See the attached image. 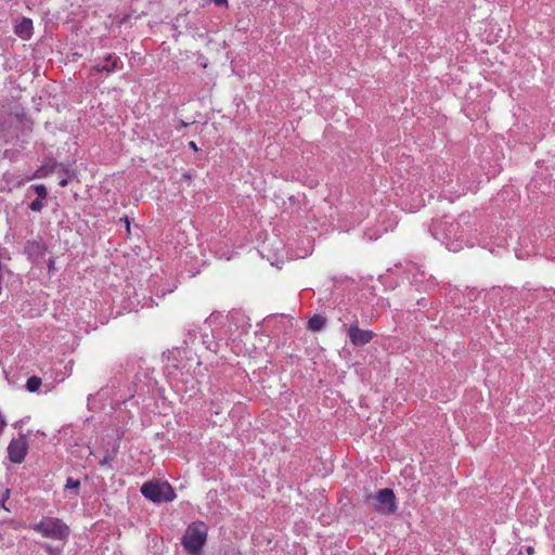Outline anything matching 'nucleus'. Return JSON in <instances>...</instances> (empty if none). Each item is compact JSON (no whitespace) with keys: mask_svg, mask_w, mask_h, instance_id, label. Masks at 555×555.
<instances>
[{"mask_svg":"<svg viewBox=\"0 0 555 555\" xmlns=\"http://www.w3.org/2000/svg\"><path fill=\"white\" fill-rule=\"evenodd\" d=\"M460 228L457 221H439L433 227V235L450 247L453 241H462V234H459Z\"/></svg>","mask_w":555,"mask_h":555,"instance_id":"5","label":"nucleus"},{"mask_svg":"<svg viewBox=\"0 0 555 555\" xmlns=\"http://www.w3.org/2000/svg\"><path fill=\"white\" fill-rule=\"evenodd\" d=\"M189 147L192 149L194 152H197L198 151V146L197 144L194 142V141H190L189 142Z\"/></svg>","mask_w":555,"mask_h":555,"instance_id":"22","label":"nucleus"},{"mask_svg":"<svg viewBox=\"0 0 555 555\" xmlns=\"http://www.w3.org/2000/svg\"><path fill=\"white\" fill-rule=\"evenodd\" d=\"M47 245L41 241L29 240L25 243L24 254L33 263H38L47 253Z\"/></svg>","mask_w":555,"mask_h":555,"instance_id":"10","label":"nucleus"},{"mask_svg":"<svg viewBox=\"0 0 555 555\" xmlns=\"http://www.w3.org/2000/svg\"><path fill=\"white\" fill-rule=\"evenodd\" d=\"M56 169H60L63 173L68 175L67 167H65L63 164L53 162L52 164H44L41 167H39L30 177H27L26 180L46 178L49 175L53 173Z\"/></svg>","mask_w":555,"mask_h":555,"instance_id":"11","label":"nucleus"},{"mask_svg":"<svg viewBox=\"0 0 555 555\" xmlns=\"http://www.w3.org/2000/svg\"><path fill=\"white\" fill-rule=\"evenodd\" d=\"M122 68V62L115 53L106 54L101 62L95 63L91 72L99 74L105 72L106 74H113Z\"/></svg>","mask_w":555,"mask_h":555,"instance_id":"7","label":"nucleus"},{"mask_svg":"<svg viewBox=\"0 0 555 555\" xmlns=\"http://www.w3.org/2000/svg\"><path fill=\"white\" fill-rule=\"evenodd\" d=\"M48 273L53 274L55 272V260L54 258H50L47 262Z\"/></svg>","mask_w":555,"mask_h":555,"instance_id":"19","label":"nucleus"},{"mask_svg":"<svg viewBox=\"0 0 555 555\" xmlns=\"http://www.w3.org/2000/svg\"><path fill=\"white\" fill-rule=\"evenodd\" d=\"M365 502L372 504L373 508L382 515H392L398 508L395 492L390 488L380 489L375 494H366Z\"/></svg>","mask_w":555,"mask_h":555,"instance_id":"3","label":"nucleus"},{"mask_svg":"<svg viewBox=\"0 0 555 555\" xmlns=\"http://www.w3.org/2000/svg\"><path fill=\"white\" fill-rule=\"evenodd\" d=\"M216 5H224L228 3L227 0H212Z\"/></svg>","mask_w":555,"mask_h":555,"instance_id":"24","label":"nucleus"},{"mask_svg":"<svg viewBox=\"0 0 555 555\" xmlns=\"http://www.w3.org/2000/svg\"><path fill=\"white\" fill-rule=\"evenodd\" d=\"M65 488L69 490H75V494H78L80 481L78 479H74L73 477H68L66 480Z\"/></svg>","mask_w":555,"mask_h":555,"instance_id":"15","label":"nucleus"},{"mask_svg":"<svg viewBox=\"0 0 555 555\" xmlns=\"http://www.w3.org/2000/svg\"><path fill=\"white\" fill-rule=\"evenodd\" d=\"M31 529L44 538L66 540L69 535V528L60 518L43 517L39 522L31 526Z\"/></svg>","mask_w":555,"mask_h":555,"instance_id":"2","label":"nucleus"},{"mask_svg":"<svg viewBox=\"0 0 555 555\" xmlns=\"http://www.w3.org/2000/svg\"><path fill=\"white\" fill-rule=\"evenodd\" d=\"M207 534L208 527L204 521H193L186 527L181 544L189 555H202Z\"/></svg>","mask_w":555,"mask_h":555,"instance_id":"1","label":"nucleus"},{"mask_svg":"<svg viewBox=\"0 0 555 555\" xmlns=\"http://www.w3.org/2000/svg\"><path fill=\"white\" fill-rule=\"evenodd\" d=\"M28 442L27 438L22 435L18 438L12 439L8 446V457L14 464H21L27 454Z\"/></svg>","mask_w":555,"mask_h":555,"instance_id":"6","label":"nucleus"},{"mask_svg":"<svg viewBox=\"0 0 555 555\" xmlns=\"http://www.w3.org/2000/svg\"><path fill=\"white\" fill-rule=\"evenodd\" d=\"M348 337L353 346L362 347L375 337V333L369 330H362L354 323L348 328Z\"/></svg>","mask_w":555,"mask_h":555,"instance_id":"9","label":"nucleus"},{"mask_svg":"<svg viewBox=\"0 0 555 555\" xmlns=\"http://www.w3.org/2000/svg\"><path fill=\"white\" fill-rule=\"evenodd\" d=\"M9 498H10V489L7 488L4 490V492L2 493V498H1L2 507L5 511H10V508L5 506V502L9 500Z\"/></svg>","mask_w":555,"mask_h":555,"instance_id":"17","label":"nucleus"},{"mask_svg":"<svg viewBox=\"0 0 555 555\" xmlns=\"http://www.w3.org/2000/svg\"><path fill=\"white\" fill-rule=\"evenodd\" d=\"M33 30V22L29 18H22V21L15 26V34L21 38H29Z\"/></svg>","mask_w":555,"mask_h":555,"instance_id":"12","label":"nucleus"},{"mask_svg":"<svg viewBox=\"0 0 555 555\" xmlns=\"http://www.w3.org/2000/svg\"><path fill=\"white\" fill-rule=\"evenodd\" d=\"M459 247H461V244H457L456 246H454L453 250H456Z\"/></svg>","mask_w":555,"mask_h":555,"instance_id":"27","label":"nucleus"},{"mask_svg":"<svg viewBox=\"0 0 555 555\" xmlns=\"http://www.w3.org/2000/svg\"><path fill=\"white\" fill-rule=\"evenodd\" d=\"M125 221L127 222V230L129 231V229H130V223H129V221H128V217H126V218H125Z\"/></svg>","mask_w":555,"mask_h":555,"instance_id":"26","label":"nucleus"},{"mask_svg":"<svg viewBox=\"0 0 555 555\" xmlns=\"http://www.w3.org/2000/svg\"><path fill=\"white\" fill-rule=\"evenodd\" d=\"M31 192H34L37 197L28 205V207L34 212H41L46 206L48 189L44 184H33L28 188L26 196L29 197Z\"/></svg>","mask_w":555,"mask_h":555,"instance_id":"8","label":"nucleus"},{"mask_svg":"<svg viewBox=\"0 0 555 555\" xmlns=\"http://www.w3.org/2000/svg\"><path fill=\"white\" fill-rule=\"evenodd\" d=\"M44 550L49 555H62L61 550L53 548L50 544H43Z\"/></svg>","mask_w":555,"mask_h":555,"instance_id":"16","label":"nucleus"},{"mask_svg":"<svg viewBox=\"0 0 555 555\" xmlns=\"http://www.w3.org/2000/svg\"><path fill=\"white\" fill-rule=\"evenodd\" d=\"M141 493L153 503H167L176 499V492L168 482L147 481L141 487Z\"/></svg>","mask_w":555,"mask_h":555,"instance_id":"4","label":"nucleus"},{"mask_svg":"<svg viewBox=\"0 0 555 555\" xmlns=\"http://www.w3.org/2000/svg\"><path fill=\"white\" fill-rule=\"evenodd\" d=\"M70 177V171L68 170V175L64 173L63 179L60 180L59 185L65 188L68 184V178Z\"/></svg>","mask_w":555,"mask_h":555,"instance_id":"20","label":"nucleus"},{"mask_svg":"<svg viewBox=\"0 0 555 555\" xmlns=\"http://www.w3.org/2000/svg\"><path fill=\"white\" fill-rule=\"evenodd\" d=\"M182 178H183L184 180H192L193 175H192L191 172H189V171H188V172H184V173L182 175Z\"/></svg>","mask_w":555,"mask_h":555,"instance_id":"23","label":"nucleus"},{"mask_svg":"<svg viewBox=\"0 0 555 555\" xmlns=\"http://www.w3.org/2000/svg\"><path fill=\"white\" fill-rule=\"evenodd\" d=\"M326 318L322 314H314L308 321V328L312 332H320L325 327Z\"/></svg>","mask_w":555,"mask_h":555,"instance_id":"13","label":"nucleus"},{"mask_svg":"<svg viewBox=\"0 0 555 555\" xmlns=\"http://www.w3.org/2000/svg\"><path fill=\"white\" fill-rule=\"evenodd\" d=\"M8 182H11V180L7 179ZM13 188H21L24 184V180H16L12 181Z\"/></svg>","mask_w":555,"mask_h":555,"instance_id":"21","label":"nucleus"},{"mask_svg":"<svg viewBox=\"0 0 555 555\" xmlns=\"http://www.w3.org/2000/svg\"><path fill=\"white\" fill-rule=\"evenodd\" d=\"M518 555H522L521 552Z\"/></svg>","mask_w":555,"mask_h":555,"instance_id":"29","label":"nucleus"},{"mask_svg":"<svg viewBox=\"0 0 555 555\" xmlns=\"http://www.w3.org/2000/svg\"><path fill=\"white\" fill-rule=\"evenodd\" d=\"M41 384H42L41 378L34 375L27 379L26 389L29 392H36L40 388Z\"/></svg>","mask_w":555,"mask_h":555,"instance_id":"14","label":"nucleus"},{"mask_svg":"<svg viewBox=\"0 0 555 555\" xmlns=\"http://www.w3.org/2000/svg\"><path fill=\"white\" fill-rule=\"evenodd\" d=\"M114 460V456L109 453H107L101 461H100V465L101 466H106V465H109V463Z\"/></svg>","mask_w":555,"mask_h":555,"instance_id":"18","label":"nucleus"},{"mask_svg":"<svg viewBox=\"0 0 555 555\" xmlns=\"http://www.w3.org/2000/svg\"><path fill=\"white\" fill-rule=\"evenodd\" d=\"M22 116H24V113H22V114H21V113H17V114H16V117H22Z\"/></svg>","mask_w":555,"mask_h":555,"instance_id":"28","label":"nucleus"},{"mask_svg":"<svg viewBox=\"0 0 555 555\" xmlns=\"http://www.w3.org/2000/svg\"><path fill=\"white\" fill-rule=\"evenodd\" d=\"M527 553H528L529 555H532V554L534 553V548H533L532 546H528V547H527Z\"/></svg>","mask_w":555,"mask_h":555,"instance_id":"25","label":"nucleus"}]
</instances>
